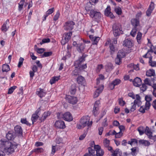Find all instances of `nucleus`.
<instances>
[{
    "label": "nucleus",
    "mask_w": 156,
    "mask_h": 156,
    "mask_svg": "<svg viewBox=\"0 0 156 156\" xmlns=\"http://www.w3.org/2000/svg\"><path fill=\"white\" fill-rule=\"evenodd\" d=\"M17 146L9 141L2 139L0 140V150L7 154H12L14 152L15 149L16 148Z\"/></svg>",
    "instance_id": "f257e3e1"
},
{
    "label": "nucleus",
    "mask_w": 156,
    "mask_h": 156,
    "mask_svg": "<svg viewBox=\"0 0 156 156\" xmlns=\"http://www.w3.org/2000/svg\"><path fill=\"white\" fill-rule=\"evenodd\" d=\"M85 57L86 56L83 55L78 60L75 62L74 65L76 68H77L80 70H81L87 68V64L81 65L82 63L85 61Z\"/></svg>",
    "instance_id": "f03ea898"
},
{
    "label": "nucleus",
    "mask_w": 156,
    "mask_h": 156,
    "mask_svg": "<svg viewBox=\"0 0 156 156\" xmlns=\"http://www.w3.org/2000/svg\"><path fill=\"white\" fill-rule=\"evenodd\" d=\"M113 34L115 37L119 36L123 33L121 25L119 23L114 24L112 26Z\"/></svg>",
    "instance_id": "7ed1b4c3"
},
{
    "label": "nucleus",
    "mask_w": 156,
    "mask_h": 156,
    "mask_svg": "<svg viewBox=\"0 0 156 156\" xmlns=\"http://www.w3.org/2000/svg\"><path fill=\"white\" fill-rule=\"evenodd\" d=\"M57 117L59 119L63 118L64 120L69 122L72 121L73 119L71 114L69 112H66L63 114L58 113L57 114Z\"/></svg>",
    "instance_id": "20e7f679"
},
{
    "label": "nucleus",
    "mask_w": 156,
    "mask_h": 156,
    "mask_svg": "<svg viewBox=\"0 0 156 156\" xmlns=\"http://www.w3.org/2000/svg\"><path fill=\"white\" fill-rule=\"evenodd\" d=\"M72 35V32L71 31L65 33L63 34L62 39L61 41V44L64 45L67 43L70 39Z\"/></svg>",
    "instance_id": "39448f33"
},
{
    "label": "nucleus",
    "mask_w": 156,
    "mask_h": 156,
    "mask_svg": "<svg viewBox=\"0 0 156 156\" xmlns=\"http://www.w3.org/2000/svg\"><path fill=\"white\" fill-rule=\"evenodd\" d=\"M90 16L96 21H98L101 17L100 12L94 9L90 10Z\"/></svg>",
    "instance_id": "423d86ee"
},
{
    "label": "nucleus",
    "mask_w": 156,
    "mask_h": 156,
    "mask_svg": "<svg viewBox=\"0 0 156 156\" xmlns=\"http://www.w3.org/2000/svg\"><path fill=\"white\" fill-rule=\"evenodd\" d=\"M65 98L67 101L73 105L75 104L77 102L76 97L74 96L69 95H66Z\"/></svg>",
    "instance_id": "0eeeda50"
},
{
    "label": "nucleus",
    "mask_w": 156,
    "mask_h": 156,
    "mask_svg": "<svg viewBox=\"0 0 156 156\" xmlns=\"http://www.w3.org/2000/svg\"><path fill=\"white\" fill-rule=\"evenodd\" d=\"M75 23L73 21L66 22L64 26V30H72L73 28Z\"/></svg>",
    "instance_id": "6e6552de"
},
{
    "label": "nucleus",
    "mask_w": 156,
    "mask_h": 156,
    "mask_svg": "<svg viewBox=\"0 0 156 156\" xmlns=\"http://www.w3.org/2000/svg\"><path fill=\"white\" fill-rule=\"evenodd\" d=\"M80 122L82 126H83V128H84L86 126H91L92 124V121H91L90 122L88 120L86 117H83L81 118L80 120Z\"/></svg>",
    "instance_id": "1a4fd4ad"
},
{
    "label": "nucleus",
    "mask_w": 156,
    "mask_h": 156,
    "mask_svg": "<svg viewBox=\"0 0 156 156\" xmlns=\"http://www.w3.org/2000/svg\"><path fill=\"white\" fill-rule=\"evenodd\" d=\"M54 125L56 128L58 129H64L66 127L64 122L61 120L56 121Z\"/></svg>",
    "instance_id": "9d476101"
},
{
    "label": "nucleus",
    "mask_w": 156,
    "mask_h": 156,
    "mask_svg": "<svg viewBox=\"0 0 156 156\" xmlns=\"http://www.w3.org/2000/svg\"><path fill=\"white\" fill-rule=\"evenodd\" d=\"M110 141L107 139H105L103 141L104 146L105 148H107L108 150L110 151L111 152H113L112 147L109 146Z\"/></svg>",
    "instance_id": "9b49d317"
},
{
    "label": "nucleus",
    "mask_w": 156,
    "mask_h": 156,
    "mask_svg": "<svg viewBox=\"0 0 156 156\" xmlns=\"http://www.w3.org/2000/svg\"><path fill=\"white\" fill-rule=\"evenodd\" d=\"M15 134L18 136H22L23 135V129L21 126L17 125L14 127Z\"/></svg>",
    "instance_id": "f8f14e48"
},
{
    "label": "nucleus",
    "mask_w": 156,
    "mask_h": 156,
    "mask_svg": "<svg viewBox=\"0 0 156 156\" xmlns=\"http://www.w3.org/2000/svg\"><path fill=\"white\" fill-rule=\"evenodd\" d=\"M123 45L124 46L129 48H131L133 46V44L131 39H127L123 41Z\"/></svg>",
    "instance_id": "ddd939ff"
},
{
    "label": "nucleus",
    "mask_w": 156,
    "mask_h": 156,
    "mask_svg": "<svg viewBox=\"0 0 156 156\" xmlns=\"http://www.w3.org/2000/svg\"><path fill=\"white\" fill-rule=\"evenodd\" d=\"M110 10L111 8L110 6H107V8L105 10V14L107 16H109L111 18H115V16L113 15L112 13L111 12Z\"/></svg>",
    "instance_id": "4468645a"
},
{
    "label": "nucleus",
    "mask_w": 156,
    "mask_h": 156,
    "mask_svg": "<svg viewBox=\"0 0 156 156\" xmlns=\"http://www.w3.org/2000/svg\"><path fill=\"white\" fill-rule=\"evenodd\" d=\"M6 138L9 140H13L16 137V135L13 131H10L8 132L6 136Z\"/></svg>",
    "instance_id": "2eb2a0df"
},
{
    "label": "nucleus",
    "mask_w": 156,
    "mask_h": 156,
    "mask_svg": "<svg viewBox=\"0 0 156 156\" xmlns=\"http://www.w3.org/2000/svg\"><path fill=\"white\" fill-rule=\"evenodd\" d=\"M90 39L92 41V44L93 45L97 44L100 39L98 37L94 36L93 35H90L89 36Z\"/></svg>",
    "instance_id": "dca6fc26"
},
{
    "label": "nucleus",
    "mask_w": 156,
    "mask_h": 156,
    "mask_svg": "<svg viewBox=\"0 0 156 156\" xmlns=\"http://www.w3.org/2000/svg\"><path fill=\"white\" fill-rule=\"evenodd\" d=\"M104 89V86L102 85L97 88L95 91L94 92V98H96L98 97L99 94L102 92Z\"/></svg>",
    "instance_id": "f3484780"
},
{
    "label": "nucleus",
    "mask_w": 156,
    "mask_h": 156,
    "mask_svg": "<svg viewBox=\"0 0 156 156\" xmlns=\"http://www.w3.org/2000/svg\"><path fill=\"white\" fill-rule=\"evenodd\" d=\"M133 85L136 87H139L142 83L141 80L139 77L136 78L133 81Z\"/></svg>",
    "instance_id": "a211bd4d"
},
{
    "label": "nucleus",
    "mask_w": 156,
    "mask_h": 156,
    "mask_svg": "<svg viewBox=\"0 0 156 156\" xmlns=\"http://www.w3.org/2000/svg\"><path fill=\"white\" fill-rule=\"evenodd\" d=\"M93 3L95 4L96 3H94L92 2L91 0H90L89 2L86 4L85 6V9L87 11H90V10H92V5H93Z\"/></svg>",
    "instance_id": "6ab92c4d"
},
{
    "label": "nucleus",
    "mask_w": 156,
    "mask_h": 156,
    "mask_svg": "<svg viewBox=\"0 0 156 156\" xmlns=\"http://www.w3.org/2000/svg\"><path fill=\"white\" fill-rule=\"evenodd\" d=\"M85 45L84 44L80 43L77 44L76 49L80 52H82L85 48Z\"/></svg>",
    "instance_id": "aec40b11"
},
{
    "label": "nucleus",
    "mask_w": 156,
    "mask_h": 156,
    "mask_svg": "<svg viewBox=\"0 0 156 156\" xmlns=\"http://www.w3.org/2000/svg\"><path fill=\"white\" fill-rule=\"evenodd\" d=\"M144 131L145 133L148 136L149 138L151 139L153 138L152 137V133L148 126H147L146 127Z\"/></svg>",
    "instance_id": "412c9836"
},
{
    "label": "nucleus",
    "mask_w": 156,
    "mask_h": 156,
    "mask_svg": "<svg viewBox=\"0 0 156 156\" xmlns=\"http://www.w3.org/2000/svg\"><path fill=\"white\" fill-rule=\"evenodd\" d=\"M150 52H151L152 53L153 52V51L151 48L148 50L147 52L145 55H144L143 57L145 58H149V60H150V61H151V60L152 59V57L150 53Z\"/></svg>",
    "instance_id": "4be33fe9"
},
{
    "label": "nucleus",
    "mask_w": 156,
    "mask_h": 156,
    "mask_svg": "<svg viewBox=\"0 0 156 156\" xmlns=\"http://www.w3.org/2000/svg\"><path fill=\"white\" fill-rule=\"evenodd\" d=\"M37 94L41 98L46 95V92L44 89L40 88L37 91Z\"/></svg>",
    "instance_id": "5701e85b"
},
{
    "label": "nucleus",
    "mask_w": 156,
    "mask_h": 156,
    "mask_svg": "<svg viewBox=\"0 0 156 156\" xmlns=\"http://www.w3.org/2000/svg\"><path fill=\"white\" fill-rule=\"evenodd\" d=\"M154 78L151 79L146 78L144 81V83L146 85H147L149 86H152V83L151 82H154Z\"/></svg>",
    "instance_id": "b1692460"
},
{
    "label": "nucleus",
    "mask_w": 156,
    "mask_h": 156,
    "mask_svg": "<svg viewBox=\"0 0 156 156\" xmlns=\"http://www.w3.org/2000/svg\"><path fill=\"white\" fill-rule=\"evenodd\" d=\"M88 153L85 154L84 156H93L95 154V150L91 147L88 148Z\"/></svg>",
    "instance_id": "393cba45"
},
{
    "label": "nucleus",
    "mask_w": 156,
    "mask_h": 156,
    "mask_svg": "<svg viewBox=\"0 0 156 156\" xmlns=\"http://www.w3.org/2000/svg\"><path fill=\"white\" fill-rule=\"evenodd\" d=\"M9 22V20H7L5 23H4L1 27V30L3 32L6 31L9 29V27H7V24Z\"/></svg>",
    "instance_id": "a878e982"
},
{
    "label": "nucleus",
    "mask_w": 156,
    "mask_h": 156,
    "mask_svg": "<svg viewBox=\"0 0 156 156\" xmlns=\"http://www.w3.org/2000/svg\"><path fill=\"white\" fill-rule=\"evenodd\" d=\"M131 23L134 27V28H136V27L139 25V21L138 19H132L131 21Z\"/></svg>",
    "instance_id": "bb28decb"
},
{
    "label": "nucleus",
    "mask_w": 156,
    "mask_h": 156,
    "mask_svg": "<svg viewBox=\"0 0 156 156\" xmlns=\"http://www.w3.org/2000/svg\"><path fill=\"white\" fill-rule=\"evenodd\" d=\"M77 81L78 84L82 85L85 81L84 78L81 76H79L77 78Z\"/></svg>",
    "instance_id": "cd10ccee"
},
{
    "label": "nucleus",
    "mask_w": 156,
    "mask_h": 156,
    "mask_svg": "<svg viewBox=\"0 0 156 156\" xmlns=\"http://www.w3.org/2000/svg\"><path fill=\"white\" fill-rule=\"evenodd\" d=\"M51 112H50L48 111L47 112H45L43 114L42 117L40 119L41 122L44 121L47 117L49 116Z\"/></svg>",
    "instance_id": "c85d7f7f"
},
{
    "label": "nucleus",
    "mask_w": 156,
    "mask_h": 156,
    "mask_svg": "<svg viewBox=\"0 0 156 156\" xmlns=\"http://www.w3.org/2000/svg\"><path fill=\"white\" fill-rule=\"evenodd\" d=\"M146 75L147 76H154L155 75L154 70L153 69H150L146 72Z\"/></svg>",
    "instance_id": "c756f323"
},
{
    "label": "nucleus",
    "mask_w": 156,
    "mask_h": 156,
    "mask_svg": "<svg viewBox=\"0 0 156 156\" xmlns=\"http://www.w3.org/2000/svg\"><path fill=\"white\" fill-rule=\"evenodd\" d=\"M60 148V146L57 145L56 146L53 145L52 147L51 154H54L56 151L59 150Z\"/></svg>",
    "instance_id": "7c9ffc66"
},
{
    "label": "nucleus",
    "mask_w": 156,
    "mask_h": 156,
    "mask_svg": "<svg viewBox=\"0 0 156 156\" xmlns=\"http://www.w3.org/2000/svg\"><path fill=\"white\" fill-rule=\"evenodd\" d=\"M139 143L141 144H142L145 146H147L150 145V143L148 141L141 140L139 141Z\"/></svg>",
    "instance_id": "2f4dec72"
},
{
    "label": "nucleus",
    "mask_w": 156,
    "mask_h": 156,
    "mask_svg": "<svg viewBox=\"0 0 156 156\" xmlns=\"http://www.w3.org/2000/svg\"><path fill=\"white\" fill-rule=\"evenodd\" d=\"M60 77V76H54L52 77L50 81L51 84L52 85L58 81Z\"/></svg>",
    "instance_id": "473e14b6"
},
{
    "label": "nucleus",
    "mask_w": 156,
    "mask_h": 156,
    "mask_svg": "<svg viewBox=\"0 0 156 156\" xmlns=\"http://www.w3.org/2000/svg\"><path fill=\"white\" fill-rule=\"evenodd\" d=\"M10 70V68L9 65L5 64L2 65V71L3 72H7Z\"/></svg>",
    "instance_id": "72a5a7b5"
},
{
    "label": "nucleus",
    "mask_w": 156,
    "mask_h": 156,
    "mask_svg": "<svg viewBox=\"0 0 156 156\" xmlns=\"http://www.w3.org/2000/svg\"><path fill=\"white\" fill-rule=\"evenodd\" d=\"M140 135H141L145 133L144 127L142 126H140L138 127L137 129Z\"/></svg>",
    "instance_id": "f704fd0d"
},
{
    "label": "nucleus",
    "mask_w": 156,
    "mask_h": 156,
    "mask_svg": "<svg viewBox=\"0 0 156 156\" xmlns=\"http://www.w3.org/2000/svg\"><path fill=\"white\" fill-rule=\"evenodd\" d=\"M76 91V86L75 84H72L71 86L70 93L72 94H75Z\"/></svg>",
    "instance_id": "c9c22d12"
},
{
    "label": "nucleus",
    "mask_w": 156,
    "mask_h": 156,
    "mask_svg": "<svg viewBox=\"0 0 156 156\" xmlns=\"http://www.w3.org/2000/svg\"><path fill=\"white\" fill-rule=\"evenodd\" d=\"M96 154L94 155V156H102L104 154V151L103 149H101L96 151Z\"/></svg>",
    "instance_id": "e433bc0d"
},
{
    "label": "nucleus",
    "mask_w": 156,
    "mask_h": 156,
    "mask_svg": "<svg viewBox=\"0 0 156 156\" xmlns=\"http://www.w3.org/2000/svg\"><path fill=\"white\" fill-rule=\"evenodd\" d=\"M112 155L113 156H120V155H121V154L120 153L119 151V149H116L115 151L113 150V152H112Z\"/></svg>",
    "instance_id": "4c0bfd02"
},
{
    "label": "nucleus",
    "mask_w": 156,
    "mask_h": 156,
    "mask_svg": "<svg viewBox=\"0 0 156 156\" xmlns=\"http://www.w3.org/2000/svg\"><path fill=\"white\" fill-rule=\"evenodd\" d=\"M117 56L122 58L125 56V53L123 51L120 50L117 53Z\"/></svg>",
    "instance_id": "58836bf2"
},
{
    "label": "nucleus",
    "mask_w": 156,
    "mask_h": 156,
    "mask_svg": "<svg viewBox=\"0 0 156 156\" xmlns=\"http://www.w3.org/2000/svg\"><path fill=\"white\" fill-rule=\"evenodd\" d=\"M39 117V115H37L33 114L32 115L31 119L32 122V124H33L34 122H35Z\"/></svg>",
    "instance_id": "ea45409f"
},
{
    "label": "nucleus",
    "mask_w": 156,
    "mask_h": 156,
    "mask_svg": "<svg viewBox=\"0 0 156 156\" xmlns=\"http://www.w3.org/2000/svg\"><path fill=\"white\" fill-rule=\"evenodd\" d=\"M109 48L111 54H113L116 50V48L112 44H110Z\"/></svg>",
    "instance_id": "a19ab883"
},
{
    "label": "nucleus",
    "mask_w": 156,
    "mask_h": 156,
    "mask_svg": "<svg viewBox=\"0 0 156 156\" xmlns=\"http://www.w3.org/2000/svg\"><path fill=\"white\" fill-rule=\"evenodd\" d=\"M52 54L51 51L44 52L43 55H41V57L43 58L44 57H47L51 56Z\"/></svg>",
    "instance_id": "79ce46f5"
},
{
    "label": "nucleus",
    "mask_w": 156,
    "mask_h": 156,
    "mask_svg": "<svg viewBox=\"0 0 156 156\" xmlns=\"http://www.w3.org/2000/svg\"><path fill=\"white\" fill-rule=\"evenodd\" d=\"M142 34L140 32H138L136 36V39L139 44L141 43L140 40L141 39Z\"/></svg>",
    "instance_id": "37998d69"
},
{
    "label": "nucleus",
    "mask_w": 156,
    "mask_h": 156,
    "mask_svg": "<svg viewBox=\"0 0 156 156\" xmlns=\"http://www.w3.org/2000/svg\"><path fill=\"white\" fill-rule=\"evenodd\" d=\"M44 149L42 148L39 147L35 148L32 151L33 152H35V153H41L43 152Z\"/></svg>",
    "instance_id": "c03bdc74"
},
{
    "label": "nucleus",
    "mask_w": 156,
    "mask_h": 156,
    "mask_svg": "<svg viewBox=\"0 0 156 156\" xmlns=\"http://www.w3.org/2000/svg\"><path fill=\"white\" fill-rule=\"evenodd\" d=\"M129 66L130 67H133L134 69L136 70H139V66L138 64L135 65L133 63H131L129 65Z\"/></svg>",
    "instance_id": "a18cd8bd"
},
{
    "label": "nucleus",
    "mask_w": 156,
    "mask_h": 156,
    "mask_svg": "<svg viewBox=\"0 0 156 156\" xmlns=\"http://www.w3.org/2000/svg\"><path fill=\"white\" fill-rule=\"evenodd\" d=\"M21 122L23 124H25L27 126H30L31 124L29 123L26 119V118L21 119Z\"/></svg>",
    "instance_id": "49530a36"
},
{
    "label": "nucleus",
    "mask_w": 156,
    "mask_h": 156,
    "mask_svg": "<svg viewBox=\"0 0 156 156\" xmlns=\"http://www.w3.org/2000/svg\"><path fill=\"white\" fill-rule=\"evenodd\" d=\"M121 81L120 80L116 79L113 81L112 83H113L114 85L115 86L121 83Z\"/></svg>",
    "instance_id": "de8ad7c7"
},
{
    "label": "nucleus",
    "mask_w": 156,
    "mask_h": 156,
    "mask_svg": "<svg viewBox=\"0 0 156 156\" xmlns=\"http://www.w3.org/2000/svg\"><path fill=\"white\" fill-rule=\"evenodd\" d=\"M115 11L116 13L118 15H120L122 14V9L120 8L119 7L115 8Z\"/></svg>",
    "instance_id": "09e8293b"
},
{
    "label": "nucleus",
    "mask_w": 156,
    "mask_h": 156,
    "mask_svg": "<svg viewBox=\"0 0 156 156\" xmlns=\"http://www.w3.org/2000/svg\"><path fill=\"white\" fill-rule=\"evenodd\" d=\"M24 2V0H22L19 3L18 9L19 11H20L22 10Z\"/></svg>",
    "instance_id": "8fccbe9b"
},
{
    "label": "nucleus",
    "mask_w": 156,
    "mask_h": 156,
    "mask_svg": "<svg viewBox=\"0 0 156 156\" xmlns=\"http://www.w3.org/2000/svg\"><path fill=\"white\" fill-rule=\"evenodd\" d=\"M50 42V40L49 38H44L42 41L40 42V44L42 45L44 43H49Z\"/></svg>",
    "instance_id": "3c124183"
},
{
    "label": "nucleus",
    "mask_w": 156,
    "mask_h": 156,
    "mask_svg": "<svg viewBox=\"0 0 156 156\" xmlns=\"http://www.w3.org/2000/svg\"><path fill=\"white\" fill-rule=\"evenodd\" d=\"M16 86H13V87H11L9 89L8 94H10L12 93L13 92L14 90L16 89Z\"/></svg>",
    "instance_id": "603ef678"
},
{
    "label": "nucleus",
    "mask_w": 156,
    "mask_h": 156,
    "mask_svg": "<svg viewBox=\"0 0 156 156\" xmlns=\"http://www.w3.org/2000/svg\"><path fill=\"white\" fill-rule=\"evenodd\" d=\"M122 58H119L117 56L115 60V62L116 64L119 65L121 63Z\"/></svg>",
    "instance_id": "864d4df0"
},
{
    "label": "nucleus",
    "mask_w": 156,
    "mask_h": 156,
    "mask_svg": "<svg viewBox=\"0 0 156 156\" xmlns=\"http://www.w3.org/2000/svg\"><path fill=\"white\" fill-rule=\"evenodd\" d=\"M118 101L119 104L121 106H123L125 104V101L123 100L122 98H119V99Z\"/></svg>",
    "instance_id": "5fc2aeb1"
},
{
    "label": "nucleus",
    "mask_w": 156,
    "mask_h": 156,
    "mask_svg": "<svg viewBox=\"0 0 156 156\" xmlns=\"http://www.w3.org/2000/svg\"><path fill=\"white\" fill-rule=\"evenodd\" d=\"M147 86L144 83L142 84L141 87L140 88V90L143 92L147 90Z\"/></svg>",
    "instance_id": "6e6d98bb"
},
{
    "label": "nucleus",
    "mask_w": 156,
    "mask_h": 156,
    "mask_svg": "<svg viewBox=\"0 0 156 156\" xmlns=\"http://www.w3.org/2000/svg\"><path fill=\"white\" fill-rule=\"evenodd\" d=\"M137 31V28H133L130 32L131 35L133 37H135Z\"/></svg>",
    "instance_id": "4d7b16f0"
},
{
    "label": "nucleus",
    "mask_w": 156,
    "mask_h": 156,
    "mask_svg": "<svg viewBox=\"0 0 156 156\" xmlns=\"http://www.w3.org/2000/svg\"><path fill=\"white\" fill-rule=\"evenodd\" d=\"M151 86L154 89L153 92V95L156 97V84H153Z\"/></svg>",
    "instance_id": "13d9d810"
},
{
    "label": "nucleus",
    "mask_w": 156,
    "mask_h": 156,
    "mask_svg": "<svg viewBox=\"0 0 156 156\" xmlns=\"http://www.w3.org/2000/svg\"><path fill=\"white\" fill-rule=\"evenodd\" d=\"M24 60V58L22 57H20L19 59V62L18 64V67L19 68H20L22 65L23 64V62Z\"/></svg>",
    "instance_id": "bf43d9fd"
},
{
    "label": "nucleus",
    "mask_w": 156,
    "mask_h": 156,
    "mask_svg": "<svg viewBox=\"0 0 156 156\" xmlns=\"http://www.w3.org/2000/svg\"><path fill=\"white\" fill-rule=\"evenodd\" d=\"M60 15V13L59 11H58L56 13V14L55 15L53 18V20L55 21H56L58 20V18L59 17Z\"/></svg>",
    "instance_id": "052dcab7"
},
{
    "label": "nucleus",
    "mask_w": 156,
    "mask_h": 156,
    "mask_svg": "<svg viewBox=\"0 0 156 156\" xmlns=\"http://www.w3.org/2000/svg\"><path fill=\"white\" fill-rule=\"evenodd\" d=\"M147 110V108H146L145 107L141 106L139 109V111L142 113H144L145 112V110Z\"/></svg>",
    "instance_id": "680f3d73"
},
{
    "label": "nucleus",
    "mask_w": 156,
    "mask_h": 156,
    "mask_svg": "<svg viewBox=\"0 0 156 156\" xmlns=\"http://www.w3.org/2000/svg\"><path fill=\"white\" fill-rule=\"evenodd\" d=\"M99 109L96 108L95 107H93V113L95 116H96L98 113Z\"/></svg>",
    "instance_id": "e2e57ef3"
},
{
    "label": "nucleus",
    "mask_w": 156,
    "mask_h": 156,
    "mask_svg": "<svg viewBox=\"0 0 156 156\" xmlns=\"http://www.w3.org/2000/svg\"><path fill=\"white\" fill-rule=\"evenodd\" d=\"M77 69V68H76L73 71L72 73V75L76 76L79 74V72Z\"/></svg>",
    "instance_id": "0e129e2a"
},
{
    "label": "nucleus",
    "mask_w": 156,
    "mask_h": 156,
    "mask_svg": "<svg viewBox=\"0 0 156 156\" xmlns=\"http://www.w3.org/2000/svg\"><path fill=\"white\" fill-rule=\"evenodd\" d=\"M54 8H52L51 9H49L48 11H47L46 13L47 15L48 16L52 13L54 12Z\"/></svg>",
    "instance_id": "69168bd1"
},
{
    "label": "nucleus",
    "mask_w": 156,
    "mask_h": 156,
    "mask_svg": "<svg viewBox=\"0 0 156 156\" xmlns=\"http://www.w3.org/2000/svg\"><path fill=\"white\" fill-rule=\"evenodd\" d=\"M123 133L122 132L120 131L119 133H117L115 134V137L116 138H119L122 136Z\"/></svg>",
    "instance_id": "338daca9"
},
{
    "label": "nucleus",
    "mask_w": 156,
    "mask_h": 156,
    "mask_svg": "<svg viewBox=\"0 0 156 156\" xmlns=\"http://www.w3.org/2000/svg\"><path fill=\"white\" fill-rule=\"evenodd\" d=\"M100 104V101L99 100L96 101L94 105V107L99 109V105Z\"/></svg>",
    "instance_id": "774afa93"
}]
</instances>
